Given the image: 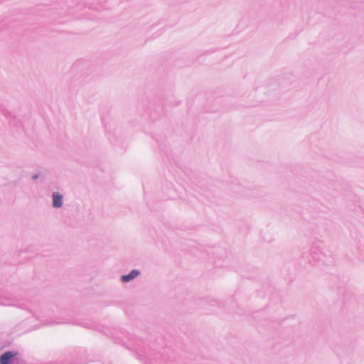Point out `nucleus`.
Returning <instances> with one entry per match:
<instances>
[{
  "mask_svg": "<svg viewBox=\"0 0 364 364\" xmlns=\"http://www.w3.org/2000/svg\"><path fill=\"white\" fill-rule=\"evenodd\" d=\"M18 355L20 353L17 350H6L0 355V364H14Z\"/></svg>",
  "mask_w": 364,
  "mask_h": 364,
  "instance_id": "f257e3e1",
  "label": "nucleus"
},
{
  "mask_svg": "<svg viewBox=\"0 0 364 364\" xmlns=\"http://www.w3.org/2000/svg\"><path fill=\"white\" fill-rule=\"evenodd\" d=\"M63 205V195L59 192L52 193V206L55 208H60Z\"/></svg>",
  "mask_w": 364,
  "mask_h": 364,
  "instance_id": "f03ea898",
  "label": "nucleus"
},
{
  "mask_svg": "<svg viewBox=\"0 0 364 364\" xmlns=\"http://www.w3.org/2000/svg\"><path fill=\"white\" fill-rule=\"evenodd\" d=\"M140 271L136 269L131 270L128 274L121 276V281L124 283H128L140 274Z\"/></svg>",
  "mask_w": 364,
  "mask_h": 364,
  "instance_id": "7ed1b4c3",
  "label": "nucleus"
},
{
  "mask_svg": "<svg viewBox=\"0 0 364 364\" xmlns=\"http://www.w3.org/2000/svg\"><path fill=\"white\" fill-rule=\"evenodd\" d=\"M0 112L9 120L14 121L16 119V116L2 105H0Z\"/></svg>",
  "mask_w": 364,
  "mask_h": 364,
  "instance_id": "20e7f679",
  "label": "nucleus"
},
{
  "mask_svg": "<svg viewBox=\"0 0 364 364\" xmlns=\"http://www.w3.org/2000/svg\"><path fill=\"white\" fill-rule=\"evenodd\" d=\"M13 300L11 298L0 296V305L1 306H12Z\"/></svg>",
  "mask_w": 364,
  "mask_h": 364,
  "instance_id": "39448f33",
  "label": "nucleus"
},
{
  "mask_svg": "<svg viewBox=\"0 0 364 364\" xmlns=\"http://www.w3.org/2000/svg\"><path fill=\"white\" fill-rule=\"evenodd\" d=\"M14 364H26V362L20 355L18 356H16V358L15 359Z\"/></svg>",
  "mask_w": 364,
  "mask_h": 364,
  "instance_id": "423d86ee",
  "label": "nucleus"
},
{
  "mask_svg": "<svg viewBox=\"0 0 364 364\" xmlns=\"http://www.w3.org/2000/svg\"><path fill=\"white\" fill-rule=\"evenodd\" d=\"M311 257L314 259H318V260H320L321 259V252H320L319 254H318L316 251L314 250V249L312 248L311 250Z\"/></svg>",
  "mask_w": 364,
  "mask_h": 364,
  "instance_id": "0eeeda50",
  "label": "nucleus"
},
{
  "mask_svg": "<svg viewBox=\"0 0 364 364\" xmlns=\"http://www.w3.org/2000/svg\"><path fill=\"white\" fill-rule=\"evenodd\" d=\"M81 326H83V327L87 328H93V325L92 324H90L89 323H85V322L82 323Z\"/></svg>",
  "mask_w": 364,
  "mask_h": 364,
  "instance_id": "6e6552de",
  "label": "nucleus"
},
{
  "mask_svg": "<svg viewBox=\"0 0 364 364\" xmlns=\"http://www.w3.org/2000/svg\"><path fill=\"white\" fill-rule=\"evenodd\" d=\"M332 348L334 352H336L337 354H340V348H338V346H337V345H333L332 346Z\"/></svg>",
  "mask_w": 364,
  "mask_h": 364,
  "instance_id": "1a4fd4ad",
  "label": "nucleus"
},
{
  "mask_svg": "<svg viewBox=\"0 0 364 364\" xmlns=\"http://www.w3.org/2000/svg\"><path fill=\"white\" fill-rule=\"evenodd\" d=\"M40 177V173H36L31 176L32 180L36 181Z\"/></svg>",
  "mask_w": 364,
  "mask_h": 364,
  "instance_id": "9d476101",
  "label": "nucleus"
},
{
  "mask_svg": "<svg viewBox=\"0 0 364 364\" xmlns=\"http://www.w3.org/2000/svg\"><path fill=\"white\" fill-rule=\"evenodd\" d=\"M211 302H212V304H211L212 306H215L218 304V302L215 300L212 301Z\"/></svg>",
  "mask_w": 364,
  "mask_h": 364,
  "instance_id": "9b49d317",
  "label": "nucleus"
},
{
  "mask_svg": "<svg viewBox=\"0 0 364 364\" xmlns=\"http://www.w3.org/2000/svg\"><path fill=\"white\" fill-rule=\"evenodd\" d=\"M20 308H21V309H23V308H24V304H21V305H20Z\"/></svg>",
  "mask_w": 364,
  "mask_h": 364,
  "instance_id": "f8f14e48",
  "label": "nucleus"
}]
</instances>
